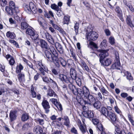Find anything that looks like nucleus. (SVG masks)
I'll use <instances>...</instances> for the list:
<instances>
[{
    "label": "nucleus",
    "mask_w": 134,
    "mask_h": 134,
    "mask_svg": "<svg viewBox=\"0 0 134 134\" xmlns=\"http://www.w3.org/2000/svg\"><path fill=\"white\" fill-rule=\"evenodd\" d=\"M6 36L8 38L13 39L15 37V35L14 32L9 31L6 34Z\"/></svg>",
    "instance_id": "7c9ffc66"
},
{
    "label": "nucleus",
    "mask_w": 134,
    "mask_h": 134,
    "mask_svg": "<svg viewBox=\"0 0 134 134\" xmlns=\"http://www.w3.org/2000/svg\"><path fill=\"white\" fill-rule=\"evenodd\" d=\"M29 119V116L27 114H23L21 116V120L23 121H26Z\"/></svg>",
    "instance_id": "e433bc0d"
},
{
    "label": "nucleus",
    "mask_w": 134,
    "mask_h": 134,
    "mask_svg": "<svg viewBox=\"0 0 134 134\" xmlns=\"http://www.w3.org/2000/svg\"><path fill=\"white\" fill-rule=\"evenodd\" d=\"M68 85V88L72 92V93L74 94L75 92L76 88V86L71 83H71Z\"/></svg>",
    "instance_id": "393cba45"
},
{
    "label": "nucleus",
    "mask_w": 134,
    "mask_h": 134,
    "mask_svg": "<svg viewBox=\"0 0 134 134\" xmlns=\"http://www.w3.org/2000/svg\"><path fill=\"white\" fill-rule=\"evenodd\" d=\"M40 46L42 49H44L46 50H49L50 49V46H49L47 43L44 40H41L40 41Z\"/></svg>",
    "instance_id": "4468645a"
},
{
    "label": "nucleus",
    "mask_w": 134,
    "mask_h": 134,
    "mask_svg": "<svg viewBox=\"0 0 134 134\" xmlns=\"http://www.w3.org/2000/svg\"><path fill=\"white\" fill-rule=\"evenodd\" d=\"M16 112L15 111L11 110L9 113V117L11 122H12L16 119L17 116L16 115Z\"/></svg>",
    "instance_id": "f3484780"
},
{
    "label": "nucleus",
    "mask_w": 134,
    "mask_h": 134,
    "mask_svg": "<svg viewBox=\"0 0 134 134\" xmlns=\"http://www.w3.org/2000/svg\"><path fill=\"white\" fill-rule=\"evenodd\" d=\"M111 68L113 69H115L118 70L120 69L121 66L120 62H115V63L111 66Z\"/></svg>",
    "instance_id": "5701e85b"
},
{
    "label": "nucleus",
    "mask_w": 134,
    "mask_h": 134,
    "mask_svg": "<svg viewBox=\"0 0 134 134\" xmlns=\"http://www.w3.org/2000/svg\"><path fill=\"white\" fill-rule=\"evenodd\" d=\"M7 3L6 0H0V4L2 7L5 6L7 5Z\"/></svg>",
    "instance_id": "864d4df0"
},
{
    "label": "nucleus",
    "mask_w": 134,
    "mask_h": 134,
    "mask_svg": "<svg viewBox=\"0 0 134 134\" xmlns=\"http://www.w3.org/2000/svg\"><path fill=\"white\" fill-rule=\"evenodd\" d=\"M49 49L52 54L48 50H46L44 51V56L48 61L51 62L52 61L55 55L58 56V54L57 51L53 46H50Z\"/></svg>",
    "instance_id": "f03ea898"
},
{
    "label": "nucleus",
    "mask_w": 134,
    "mask_h": 134,
    "mask_svg": "<svg viewBox=\"0 0 134 134\" xmlns=\"http://www.w3.org/2000/svg\"><path fill=\"white\" fill-rule=\"evenodd\" d=\"M23 67L21 64H19L16 66V72L17 73H18L19 72H21V70L23 69Z\"/></svg>",
    "instance_id": "2f4dec72"
},
{
    "label": "nucleus",
    "mask_w": 134,
    "mask_h": 134,
    "mask_svg": "<svg viewBox=\"0 0 134 134\" xmlns=\"http://www.w3.org/2000/svg\"><path fill=\"white\" fill-rule=\"evenodd\" d=\"M107 115V118L111 121L113 125H116L117 124H119V120L115 113L110 111Z\"/></svg>",
    "instance_id": "39448f33"
},
{
    "label": "nucleus",
    "mask_w": 134,
    "mask_h": 134,
    "mask_svg": "<svg viewBox=\"0 0 134 134\" xmlns=\"http://www.w3.org/2000/svg\"><path fill=\"white\" fill-rule=\"evenodd\" d=\"M79 27V24L78 23L76 22L74 26V28L76 33V35H77L78 34V29Z\"/></svg>",
    "instance_id": "58836bf2"
},
{
    "label": "nucleus",
    "mask_w": 134,
    "mask_h": 134,
    "mask_svg": "<svg viewBox=\"0 0 134 134\" xmlns=\"http://www.w3.org/2000/svg\"><path fill=\"white\" fill-rule=\"evenodd\" d=\"M74 65V63L73 60L69 59L67 60L66 62V65L69 67H71L72 66Z\"/></svg>",
    "instance_id": "f704fd0d"
},
{
    "label": "nucleus",
    "mask_w": 134,
    "mask_h": 134,
    "mask_svg": "<svg viewBox=\"0 0 134 134\" xmlns=\"http://www.w3.org/2000/svg\"><path fill=\"white\" fill-rule=\"evenodd\" d=\"M55 106L60 111L62 110L63 109L62 105L59 102Z\"/></svg>",
    "instance_id": "3c124183"
},
{
    "label": "nucleus",
    "mask_w": 134,
    "mask_h": 134,
    "mask_svg": "<svg viewBox=\"0 0 134 134\" xmlns=\"http://www.w3.org/2000/svg\"><path fill=\"white\" fill-rule=\"evenodd\" d=\"M49 102H51L52 103L54 104L55 106L58 102V101L57 99L53 98L50 99H49Z\"/></svg>",
    "instance_id": "a18cd8bd"
},
{
    "label": "nucleus",
    "mask_w": 134,
    "mask_h": 134,
    "mask_svg": "<svg viewBox=\"0 0 134 134\" xmlns=\"http://www.w3.org/2000/svg\"><path fill=\"white\" fill-rule=\"evenodd\" d=\"M21 22L20 26L21 29L25 30L28 27L29 25L25 19H22Z\"/></svg>",
    "instance_id": "6ab92c4d"
},
{
    "label": "nucleus",
    "mask_w": 134,
    "mask_h": 134,
    "mask_svg": "<svg viewBox=\"0 0 134 134\" xmlns=\"http://www.w3.org/2000/svg\"><path fill=\"white\" fill-rule=\"evenodd\" d=\"M126 22L127 25L131 27H134V25L131 20V16L130 15L127 16Z\"/></svg>",
    "instance_id": "4be33fe9"
},
{
    "label": "nucleus",
    "mask_w": 134,
    "mask_h": 134,
    "mask_svg": "<svg viewBox=\"0 0 134 134\" xmlns=\"http://www.w3.org/2000/svg\"><path fill=\"white\" fill-rule=\"evenodd\" d=\"M89 89L86 86H85L82 88H76L74 94L75 95H80L82 97H84L86 92H87Z\"/></svg>",
    "instance_id": "0eeeda50"
},
{
    "label": "nucleus",
    "mask_w": 134,
    "mask_h": 134,
    "mask_svg": "<svg viewBox=\"0 0 134 134\" xmlns=\"http://www.w3.org/2000/svg\"><path fill=\"white\" fill-rule=\"evenodd\" d=\"M119 124L116 125H114L115 126V134H125V131L124 130H121L120 127L119 125Z\"/></svg>",
    "instance_id": "2eb2a0df"
},
{
    "label": "nucleus",
    "mask_w": 134,
    "mask_h": 134,
    "mask_svg": "<svg viewBox=\"0 0 134 134\" xmlns=\"http://www.w3.org/2000/svg\"><path fill=\"white\" fill-rule=\"evenodd\" d=\"M51 7L52 9L55 10L56 11L58 10L60 8L58 7V6L54 4H52Z\"/></svg>",
    "instance_id": "49530a36"
},
{
    "label": "nucleus",
    "mask_w": 134,
    "mask_h": 134,
    "mask_svg": "<svg viewBox=\"0 0 134 134\" xmlns=\"http://www.w3.org/2000/svg\"><path fill=\"white\" fill-rule=\"evenodd\" d=\"M60 80L63 83H71L70 78L67 77L66 76L63 74H60L58 76Z\"/></svg>",
    "instance_id": "f8f14e48"
},
{
    "label": "nucleus",
    "mask_w": 134,
    "mask_h": 134,
    "mask_svg": "<svg viewBox=\"0 0 134 134\" xmlns=\"http://www.w3.org/2000/svg\"><path fill=\"white\" fill-rule=\"evenodd\" d=\"M62 119L64 121V125L69 127L70 126V123L69 117L68 116L65 115L62 117Z\"/></svg>",
    "instance_id": "a211bd4d"
},
{
    "label": "nucleus",
    "mask_w": 134,
    "mask_h": 134,
    "mask_svg": "<svg viewBox=\"0 0 134 134\" xmlns=\"http://www.w3.org/2000/svg\"><path fill=\"white\" fill-rule=\"evenodd\" d=\"M58 30L60 33H62L63 35H66V32L61 28L60 27V28Z\"/></svg>",
    "instance_id": "e2e57ef3"
},
{
    "label": "nucleus",
    "mask_w": 134,
    "mask_h": 134,
    "mask_svg": "<svg viewBox=\"0 0 134 134\" xmlns=\"http://www.w3.org/2000/svg\"><path fill=\"white\" fill-rule=\"evenodd\" d=\"M70 131L72 133L74 134H78V132L77 130L74 127H73L71 129Z\"/></svg>",
    "instance_id": "4d7b16f0"
},
{
    "label": "nucleus",
    "mask_w": 134,
    "mask_h": 134,
    "mask_svg": "<svg viewBox=\"0 0 134 134\" xmlns=\"http://www.w3.org/2000/svg\"><path fill=\"white\" fill-rule=\"evenodd\" d=\"M115 10L118 14V16L119 17H121L122 15L121 13L122 12L120 8L118 6L116 7L115 9Z\"/></svg>",
    "instance_id": "ea45409f"
},
{
    "label": "nucleus",
    "mask_w": 134,
    "mask_h": 134,
    "mask_svg": "<svg viewBox=\"0 0 134 134\" xmlns=\"http://www.w3.org/2000/svg\"><path fill=\"white\" fill-rule=\"evenodd\" d=\"M9 64L12 66L15 63V61L13 57H11V58L9 61Z\"/></svg>",
    "instance_id": "09e8293b"
},
{
    "label": "nucleus",
    "mask_w": 134,
    "mask_h": 134,
    "mask_svg": "<svg viewBox=\"0 0 134 134\" xmlns=\"http://www.w3.org/2000/svg\"><path fill=\"white\" fill-rule=\"evenodd\" d=\"M58 56L55 55V56L53 58L52 61H51V62H54L56 66L57 67H59V64L58 63Z\"/></svg>",
    "instance_id": "bb28decb"
},
{
    "label": "nucleus",
    "mask_w": 134,
    "mask_h": 134,
    "mask_svg": "<svg viewBox=\"0 0 134 134\" xmlns=\"http://www.w3.org/2000/svg\"><path fill=\"white\" fill-rule=\"evenodd\" d=\"M29 127L27 125V124L26 123L23 125L22 129L23 130H24L27 129Z\"/></svg>",
    "instance_id": "338daca9"
},
{
    "label": "nucleus",
    "mask_w": 134,
    "mask_h": 134,
    "mask_svg": "<svg viewBox=\"0 0 134 134\" xmlns=\"http://www.w3.org/2000/svg\"><path fill=\"white\" fill-rule=\"evenodd\" d=\"M49 82L52 83L54 85V86L55 87L57 86V84L55 81L50 78Z\"/></svg>",
    "instance_id": "0e129e2a"
},
{
    "label": "nucleus",
    "mask_w": 134,
    "mask_h": 134,
    "mask_svg": "<svg viewBox=\"0 0 134 134\" xmlns=\"http://www.w3.org/2000/svg\"><path fill=\"white\" fill-rule=\"evenodd\" d=\"M114 109L115 110V111L118 114H119L120 115L121 114V111L117 107L115 106L114 107Z\"/></svg>",
    "instance_id": "052dcab7"
},
{
    "label": "nucleus",
    "mask_w": 134,
    "mask_h": 134,
    "mask_svg": "<svg viewBox=\"0 0 134 134\" xmlns=\"http://www.w3.org/2000/svg\"><path fill=\"white\" fill-rule=\"evenodd\" d=\"M70 74L72 79L75 80L76 78V72L75 70L71 68L70 70Z\"/></svg>",
    "instance_id": "412c9836"
},
{
    "label": "nucleus",
    "mask_w": 134,
    "mask_h": 134,
    "mask_svg": "<svg viewBox=\"0 0 134 134\" xmlns=\"http://www.w3.org/2000/svg\"><path fill=\"white\" fill-rule=\"evenodd\" d=\"M47 95L51 97L54 96V97H57V95L56 94L54 91L52 90H49L47 93Z\"/></svg>",
    "instance_id": "473e14b6"
},
{
    "label": "nucleus",
    "mask_w": 134,
    "mask_h": 134,
    "mask_svg": "<svg viewBox=\"0 0 134 134\" xmlns=\"http://www.w3.org/2000/svg\"><path fill=\"white\" fill-rule=\"evenodd\" d=\"M100 90L103 96H107L109 94V92L103 86L100 88Z\"/></svg>",
    "instance_id": "a878e982"
},
{
    "label": "nucleus",
    "mask_w": 134,
    "mask_h": 134,
    "mask_svg": "<svg viewBox=\"0 0 134 134\" xmlns=\"http://www.w3.org/2000/svg\"><path fill=\"white\" fill-rule=\"evenodd\" d=\"M55 46L60 54H62L63 53V48L60 44L58 42H56L55 43Z\"/></svg>",
    "instance_id": "aec40b11"
},
{
    "label": "nucleus",
    "mask_w": 134,
    "mask_h": 134,
    "mask_svg": "<svg viewBox=\"0 0 134 134\" xmlns=\"http://www.w3.org/2000/svg\"><path fill=\"white\" fill-rule=\"evenodd\" d=\"M106 40H104L101 42L100 44V46L101 48H102L103 49H104L107 46L106 44Z\"/></svg>",
    "instance_id": "37998d69"
},
{
    "label": "nucleus",
    "mask_w": 134,
    "mask_h": 134,
    "mask_svg": "<svg viewBox=\"0 0 134 134\" xmlns=\"http://www.w3.org/2000/svg\"><path fill=\"white\" fill-rule=\"evenodd\" d=\"M24 9L29 14H31L32 12L35 14L37 11V8L36 6L32 2H30L29 5H26L24 8Z\"/></svg>",
    "instance_id": "423d86ee"
},
{
    "label": "nucleus",
    "mask_w": 134,
    "mask_h": 134,
    "mask_svg": "<svg viewBox=\"0 0 134 134\" xmlns=\"http://www.w3.org/2000/svg\"><path fill=\"white\" fill-rule=\"evenodd\" d=\"M97 127L98 130L100 131L101 132V134H102V133L103 132H104V128L103 127V126L101 124H98L97 125Z\"/></svg>",
    "instance_id": "79ce46f5"
},
{
    "label": "nucleus",
    "mask_w": 134,
    "mask_h": 134,
    "mask_svg": "<svg viewBox=\"0 0 134 134\" xmlns=\"http://www.w3.org/2000/svg\"><path fill=\"white\" fill-rule=\"evenodd\" d=\"M91 25H89L87 28L86 37L89 40H94L97 38L98 34L96 32L92 31V29L90 28L91 31H90V27H91Z\"/></svg>",
    "instance_id": "20e7f679"
},
{
    "label": "nucleus",
    "mask_w": 134,
    "mask_h": 134,
    "mask_svg": "<svg viewBox=\"0 0 134 134\" xmlns=\"http://www.w3.org/2000/svg\"><path fill=\"white\" fill-rule=\"evenodd\" d=\"M9 21L10 23L14 25V26H13L15 27L17 26L16 24L15 23V22L14 21L13 19L12 18H10L9 19Z\"/></svg>",
    "instance_id": "13d9d810"
},
{
    "label": "nucleus",
    "mask_w": 134,
    "mask_h": 134,
    "mask_svg": "<svg viewBox=\"0 0 134 134\" xmlns=\"http://www.w3.org/2000/svg\"><path fill=\"white\" fill-rule=\"evenodd\" d=\"M80 129L83 134H85L87 131V129L85 127L83 126L82 125H80Z\"/></svg>",
    "instance_id": "c03bdc74"
},
{
    "label": "nucleus",
    "mask_w": 134,
    "mask_h": 134,
    "mask_svg": "<svg viewBox=\"0 0 134 134\" xmlns=\"http://www.w3.org/2000/svg\"><path fill=\"white\" fill-rule=\"evenodd\" d=\"M9 6H6L5 10L10 15H14L19 12V10L18 7L15 6V4L14 2L10 1L9 3Z\"/></svg>",
    "instance_id": "7ed1b4c3"
},
{
    "label": "nucleus",
    "mask_w": 134,
    "mask_h": 134,
    "mask_svg": "<svg viewBox=\"0 0 134 134\" xmlns=\"http://www.w3.org/2000/svg\"><path fill=\"white\" fill-rule=\"evenodd\" d=\"M84 110L83 113V115L86 118H92L93 117L94 115L93 112L91 110H88V109H83Z\"/></svg>",
    "instance_id": "9b49d317"
},
{
    "label": "nucleus",
    "mask_w": 134,
    "mask_h": 134,
    "mask_svg": "<svg viewBox=\"0 0 134 134\" xmlns=\"http://www.w3.org/2000/svg\"><path fill=\"white\" fill-rule=\"evenodd\" d=\"M34 132L36 134H41L43 132V129L38 125L35 126L33 129Z\"/></svg>",
    "instance_id": "dca6fc26"
},
{
    "label": "nucleus",
    "mask_w": 134,
    "mask_h": 134,
    "mask_svg": "<svg viewBox=\"0 0 134 134\" xmlns=\"http://www.w3.org/2000/svg\"><path fill=\"white\" fill-rule=\"evenodd\" d=\"M110 111H108L107 109L105 107H102L101 113L106 117H107V115L109 114V112Z\"/></svg>",
    "instance_id": "cd10ccee"
},
{
    "label": "nucleus",
    "mask_w": 134,
    "mask_h": 134,
    "mask_svg": "<svg viewBox=\"0 0 134 134\" xmlns=\"http://www.w3.org/2000/svg\"><path fill=\"white\" fill-rule=\"evenodd\" d=\"M125 75L127 76L126 77L127 80H133V77L131 75L130 73L128 71H126L125 73Z\"/></svg>",
    "instance_id": "c9c22d12"
},
{
    "label": "nucleus",
    "mask_w": 134,
    "mask_h": 134,
    "mask_svg": "<svg viewBox=\"0 0 134 134\" xmlns=\"http://www.w3.org/2000/svg\"><path fill=\"white\" fill-rule=\"evenodd\" d=\"M109 43L111 45H113L115 43L114 38L113 37H110L109 38Z\"/></svg>",
    "instance_id": "603ef678"
},
{
    "label": "nucleus",
    "mask_w": 134,
    "mask_h": 134,
    "mask_svg": "<svg viewBox=\"0 0 134 134\" xmlns=\"http://www.w3.org/2000/svg\"><path fill=\"white\" fill-rule=\"evenodd\" d=\"M92 104L93 107L97 109H100L101 107V103L98 100Z\"/></svg>",
    "instance_id": "b1692460"
},
{
    "label": "nucleus",
    "mask_w": 134,
    "mask_h": 134,
    "mask_svg": "<svg viewBox=\"0 0 134 134\" xmlns=\"http://www.w3.org/2000/svg\"><path fill=\"white\" fill-rule=\"evenodd\" d=\"M92 121L93 123L95 125H97L98 124H99V120L97 119H92Z\"/></svg>",
    "instance_id": "680f3d73"
},
{
    "label": "nucleus",
    "mask_w": 134,
    "mask_h": 134,
    "mask_svg": "<svg viewBox=\"0 0 134 134\" xmlns=\"http://www.w3.org/2000/svg\"><path fill=\"white\" fill-rule=\"evenodd\" d=\"M80 64L82 68L87 65L84 61L82 60H80Z\"/></svg>",
    "instance_id": "bf43d9fd"
},
{
    "label": "nucleus",
    "mask_w": 134,
    "mask_h": 134,
    "mask_svg": "<svg viewBox=\"0 0 134 134\" xmlns=\"http://www.w3.org/2000/svg\"><path fill=\"white\" fill-rule=\"evenodd\" d=\"M18 76V78L19 81H23L24 80L25 75L24 74L21 72H19Z\"/></svg>",
    "instance_id": "c85d7f7f"
},
{
    "label": "nucleus",
    "mask_w": 134,
    "mask_h": 134,
    "mask_svg": "<svg viewBox=\"0 0 134 134\" xmlns=\"http://www.w3.org/2000/svg\"><path fill=\"white\" fill-rule=\"evenodd\" d=\"M108 49L107 50H99V52L100 53L99 54V61H101V60H103L105 57L109 55L108 51Z\"/></svg>",
    "instance_id": "9d476101"
},
{
    "label": "nucleus",
    "mask_w": 134,
    "mask_h": 134,
    "mask_svg": "<svg viewBox=\"0 0 134 134\" xmlns=\"http://www.w3.org/2000/svg\"><path fill=\"white\" fill-rule=\"evenodd\" d=\"M112 61V60L111 59L107 58L101 60V62H99L102 66H108L111 64Z\"/></svg>",
    "instance_id": "ddd939ff"
},
{
    "label": "nucleus",
    "mask_w": 134,
    "mask_h": 134,
    "mask_svg": "<svg viewBox=\"0 0 134 134\" xmlns=\"http://www.w3.org/2000/svg\"><path fill=\"white\" fill-rule=\"evenodd\" d=\"M61 8H60L58 10L56 11H57V13H56L57 14L59 17H60L63 15H64L61 10Z\"/></svg>",
    "instance_id": "de8ad7c7"
},
{
    "label": "nucleus",
    "mask_w": 134,
    "mask_h": 134,
    "mask_svg": "<svg viewBox=\"0 0 134 134\" xmlns=\"http://www.w3.org/2000/svg\"><path fill=\"white\" fill-rule=\"evenodd\" d=\"M43 69L42 68H39V70L41 74L43 76H45V73Z\"/></svg>",
    "instance_id": "69168bd1"
},
{
    "label": "nucleus",
    "mask_w": 134,
    "mask_h": 134,
    "mask_svg": "<svg viewBox=\"0 0 134 134\" xmlns=\"http://www.w3.org/2000/svg\"><path fill=\"white\" fill-rule=\"evenodd\" d=\"M47 41L52 44H53L54 43V40L52 37L49 38V39Z\"/></svg>",
    "instance_id": "774afa93"
},
{
    "label": "nucleus",
    "mask_w": 134,
    "mask_h": 134,
    "mask_svg": "<svg viewBox=\"0 0 134 134\" xmlns=\"http://www.w3.org/2000/svg\"><path fill=\"white\" fill-rule=\"evenodd\" d=\"M115 62H120L118 53V52H115Z\"/></svg>",
    "instance_id": "5fc2aeb1"
},
{
    "label": "nucleus",
    "mask_w": 134,
    "mask_h": 134,
    "mask_svg": "<svg viewBox=\"0 0 134 134\" xmlns=\"http://www.w3.org/2000/svg\"><path fill=\"white\" fill-rule=\"evenodd\" d=\"M41 76L43 81L46 83H48L49 82V80L48 78L46 76Z\"/></svg>",
    "instance_id": "8fccbe9b"
},
{
    "label": "nucleus",
    "mask_w": 134,
    "mask_h": 134,
    "mask_svg": "<svg viewBox=\"0 0 134 134\" xmlns=\"http://www.w3.org/2000/svg\"><path fill=\"white\" fill-rule=\"evenodd\" d=\"M70 20V19L69 17L65 16L64 17L63 20V23L64 24H66L68 25L69 22Z\"/></svg>",
    "instance_id": "4c0bfd02"
},
{
    "label": "nucleus",
    "mask_w": 134,
    "mask_h": 134,
    "mask_svg": "<svg viewBox=\"0 0 134 134\" xmlns=\"http://www.w3.org/2000/svg\"><path fill=\"white\" fill-rule=\"evenodd\" d=\"M43 37L44 38H46L48 40L49 39V38H50L52 37L48 33L46 32L45 35L44 36H43Z\"/></svg>",
    "instance_id": "6e6d98bb"
},
{
    "label": "nucleus",
    "mask_w": 134,
    "mask_h": 134,
    "mask_svg": "<svg viewBox=\"0 0 134 134\" xmlns=\"http://www.w3.org/2000/svg\"><path fill=\"white\" fill-rule=\"evenodd\" d=\"M124 3L125 5L129 8L131 12L132 13H134V8L130 3L127 2Z\"/></svg>",
    "instance_id": "c756f323"
},
{
    "label": "nucleus",
    "mask_w": 134,
    "mask_h": 134,
    "mask_svg": "<svg viewBox=\"0 0 134 134\" xmlns=\"http://www.w3.org/2000/svg\"><path fill=\"white\" fill-rule=\"evenodd\" d=\"M35 121L39 125L43 126L44 124V120L42 119L38 118L35 120Z\"/></svg>",
    "instance_id": "72a5a7b5"
},
{
    "label": "nucleus",
    "mask_w": 134,
    "mask_h": 134,
    "mask_svg": "<svg viewBox=\"0 0 134 134\" xmlns=\"http://www.w3.org/2000/svg\"><path fill=\"white\" fill-rule=\"evenodd\" d=\"M46 113H48L50 111L49 109L50 106L49 102L46 100L45 98H44L41 103Z\"/></svg>",
    "instance_id": "1a4fd4ad"
},
{
    "label": "nucleus",
    "mask_w": 134,
    "mask_h": 134,
    "mask_svg": "<svg viewBox=\"0 0 134 134\" xmlns=\"http://www.w3.org/2000/svg\"><path fill=\"white\" fill-rule=\"evenodd\" d=\"M85 95L84 98H86L88 100V101L85 100L81 97L79 99H77V97L76 99L78 102L82 106L83 109H87L88 106L91 105L95 101L96 99L93 96L90 94L89 90L85 93Z\"/></svg>",
    "instance_id": "f257e3e1"
},
{
    "label": "nucleus",
    "mask_w": 134,
    "mask_h": 134,
    "mask_svg": "<svg viewBox=\"0 0 134 134\" xmlns=\"http://www.w3.org/2000/svg\"><path fill=\"white\" fill-rule=\"evenodd\" d=\"M59 61L63 67H65V66L66 65V62L65 60L63 58H59Z\"/></svg>",
    "instance_id": "a19ab883"
},
{
    "label": "nucleus",
    "mask_w": 134,
    "mask_h": 134,
    "mask_svg": "<svg viewBox=\"0 0 134 134\" xmlns=\"http://www.w3.org/2000/svg\"><path fill=\"white\" fill-rule=\"evenodd\" d=\"M26 33L29 35L31 38L33 40H36L38 37V34H36L33 29L30 28H27L26 30Z\"/></svg>",
    "instance_id": "6e6552de"
}]
</instances>
